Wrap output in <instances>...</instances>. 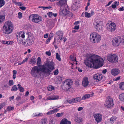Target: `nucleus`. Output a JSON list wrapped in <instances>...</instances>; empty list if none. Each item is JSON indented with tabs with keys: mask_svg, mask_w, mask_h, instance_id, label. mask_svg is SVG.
<instances>
[{
	"mask_svg": "<svg viewBox=\"0 0 124 124\" xmlns=\"http://www.w3.org/2000/svg\"><path fill=\"white\" fill-rule=\"evenodd\" d=\"M46 120L45 119H41L39 124H46Z\"/></svg>",
	"mask_w": 124,
	"mask_h": 124,
	"instance_id": "obj_37",
	"label": "nucleus"
},
{
	"mask_svg": "<svg viewBox=\"0 0 124 124\" xmlns=\"http://www.w3.org/2000/svg\"><path fill=\"white\" fill-rule=\"evenodd\" d=\"M14 109V107L8 106L7 107V110L8 111H10L11 110H13Z\"/></svg>",
	"mask_w": 124,
	"mask_h": 124,
	"instance_id": "obj_33",
	"label": "nucleus"
},
{
	"mask_svg": "<svg viewBox=\"0 0 124 124\" xmlns=\"http://www.w3.org/2000/svg\"><path fill=\"white\" fill-rule=\"evenodd\" d=\"M66 0H60L57 3V4L58 6L61 7L66 5Z\"/></svg>",
	"mask_w": 124,
	"mask_h": 124,
	"instance_id": "obj_16",
	"label": "nucleus"
},
{
	"mask_svg": "<svg viewBox=\"0 0 124 124\" xmlns=\"http://www.w3.org/2000/svg\"><path fill=\"white\" fill-rule=\"evenodd\" d=\"M54 69L52 62H49L42 65L34 66L32 68L31 73L32 76L35 78L39 77L41 75V72L45 76H49L52 71Z\"/></svg>",
	"mask_w": 124,
	"mask_h": 124,
	"instance_id": "obj_1",
	"label": "nucleus"
},
{
	"mask_svg": "<svg viewBox=\"0 0 124 124\" xmlns=\"http://www.w3.org/2000/svg\"><path fill=\"white\" fill-rule=\"evenodd\" d=\"M18 17L20 19L22 17V14L21 12H19L18 13Z\"/></svg>",
	"mask_w": 124,
	"mask_h": 124,
	"instance_id": "obj_54",
	"label": "nucleus"
},
{
	"mask_svg": "<svg viewBox=\"0 0 124 124\" xmlns=\"http://www.w3.org/2000/svg\"><path fill=\"white\" fill-rule=\"evenodd\" d=\"M53 33H51L49 34V37L52 38L53 37Z\"/></svg>",
	"mask_w": 124,
	"mask_h": 124,
	"instance_id": "obj_64",
	"label": "nucleus"
},
{
	"mask_svg": "<svg viewBox=\"0 0 124 124\" xmlns=\"http://www.w3.org/2000/svg\"><path fill=\"white\" fill-rule=\"evenodd\" d=\"M59 110V109L58 108H56L55 109H54L53 110H52V112L53 114L55 113L58 111Z\"/></svg>",
	"mask_w": 124,
	"mask_h": 124,
	"instance_id": "obj_53",
	"label": "nucleus"
},
{
	"mask_svg": "<svg viewBox=\"0 0 124 124\" xmlns=\"http://www.w3.org/2000/svg\"><path fill=\"white\" fill-rule=\"evenodd\" d=\"M75 119V121L77 123H80L83 120V119L81 117H76Z\"/></svg>",
	"mask_w": 124,
	"mask_h": 124,
	"instance_id": "obj_23",
	"label": "nucleus"
},
{
	"mask_svg": "<svg viewBox=\"0 0 124 124\" xmlns=\"http://www.w3.org/2000/svg\"><path fill=\"white\" fill-rule=\"evenodd\" d=\"M53 96V100H56L59 99V97L57 95H52Z\"/></svg>",
	"mask_w": 124,
	"mask_h": 124,
	"instance_id": "obj_42",
	"label": "nucleus"
},
{
	"mask_svg": "<svg viewBox=\"0 0 124 124\" xmlns=\"http://www.w3.org/2000/svg\"><path fill=\"white\" fill-rule=\"evenodd\" d=\"M59 73V71L58 69L56 70L54 72V75H57Z\"/></svg>",
	"mask_w": 124,
	"mask_h": 124,
	"instance_id": "obj_51",
	"label": "nucleus"
},
{
	"mask_svg": "<svg viewBox=\"0 0 124 124\" xmlns=\"http://www.w3.org/2000/svg\"><path fill=\"white\" fill-rule=\"evenodd\" d=\"M94 27L96 30L98 31L102 29L103 26L98 22H95L94 23Z\"/></svg>",
	"mask_w": 124,
	"mask_h": 124,
	"instance_id": "obj_14",
	"label": "nucleus"
},
{
	"mask_svg": "<svg viewBox=\"0 0 124 124\" xmlns=\"http://www.w3.org/2000/svg\"><path fill=\"white\" fill-rule=\"evenodd\" d=\"M93 93H91L85 94L84 96L82 97V100H85L88 98L92 97L93 95Z\"/></svg>",
	"mask_w": 124,
	"mask_h": 124,
	"instance_id": "obj_21",
	"label": "nucleus"
},
{
	"mask_svg": "<svg viewBox=\"0 0 124 124\" xmlns=\"http://www.w3.org/2000/svg\"><path fill=\"white\" fill-rule=\"evenodd\" d=\"M64 114V112H62L61 113H58L56 114V116L58 117H59L62 116Z\"/></svg>",
	"mask_w": 124,
	"mask_h": 124,
	"instance_id": "obj_38",
	"label": "nucleus"
},
{
	"mask_svg": "<svg viewBox=\"0 0 124 124\" xmlns=\"http://www.w3.org/2000/svg\"><path fill=\"white\" fill-rule=\"evenodd\" d=\"M43 8V9L45 10L46 9H50L52 8V7L51 6H49L47 7H42Z\"/></svg>",
	"mask_w": 124,
	"mask_h": 124,
	"instance_id": "obj_55",
	"label": "nucleus"
},
{
	"mask_svg": "<svg viewBox=\"0 0 124 124\" xmlns=\"http://www.w3.org/2000/svg\"><path fill=\"white\" fill-rule=\"evenodd\" d=\"M93 116L95 120L98 123L100 122L102 120V116L100 114H95Z\"/></svg>",
	"mask_w": 124,
	"mask_h": 124,
	"instance_id": "obj_13",
	"label": "nucleus"
},
{
	"mask_svg": "<svg viewBox=\"0 0 124 124\" xmlns=\"http://www.w3.org/2000/svg\"><path fill=\"white\" fill-rule=\"evenodd\" d=\"M26 34L27 35V37L29 38L30 37H31V35H32L31 33V32H27L26 33Z\"/></svg>",
	"mask_w": 124,
	"mask_h": 124,
	"instance_id": "obj_49",
	"label": "nucleus"
},
{
	"mask_svg": "<svg viewBox=\"0 0 124 124\" xmlns=\"http://www.w3.org/2000/svg\"><path fill=\"white\" fill-rule=\"evenodd\" d=\"M60 124H71V122L65 118L63 119L61 121Z\"/></svg>",
	"mask_w": 124,
	"mask_h": 124,
	"instance_id": "obj_20",
	"label": "nucleus"
},
{
	"mask_svg": "<svg viewBox=\"0 0 124 124\" xmlns=\"http://www.w3.org/2000/svg\"><path fill=\"white\" fill-rule=\"evenodd\" d=\"M90 38L91 41L97 43L100 41L101 36L97 33L93 32L91 33Z\"/></svg>",
	"mask_w": 124,
	"mask_h": 124,
	"instance_id": "obj_4",
	"label": "nucleus"
},
{
	"mask_svg": "<svg viewBox=\"0 0 124 124\" xmlns=\"http://www.w3.org/2000/svg\"><path fill=\"white\" fill-rule=\"evenodd\" d=\"M30 20L35 23L40 22L42 21L41 17L37 14H32L29 17Z\"/></svg>",
	"mask_w": 124,
	"mask_h": 124,
	"instance_id": "obj_5",
	"label": "nucleus"
},
{
	"mask_svg": "<svg viewBox=\"0 0 124 124\" xmlns=\"http://www.w3.org/2000/svg\"><path fill=\"white\" fill-rule=\"evenodd\" d=\"M119 3L117 1H115L114 2V4L116 6H117L119 4Z\"/></svg>",
	"mask_w": 124,
	"mask_h": 124,
	"instance_id": "obj_61",
	"label": "nucleus"
},
{
	"mask_svg": "<svg viewBox=\"0 0 124 124\" xmlns=\"http://www.w3.org/2000/svg\"><path fill=\"white\" fill-rule=\"evenodd\" d=\"M83 109V107H79L78 109V110L79 111H80L82 110Z\"/></svg>",
	"mask_w": 124,
	"mask_h": 124,
	"instance_id": "obj_62",
	"label": "nucleus"
},
{
	"mask_svg": "<svg viewBox=\"0 0 124 124\" xmlns=\"http://www.w3.org/2000/svg\"><path fill=\"white\" fill-rule=\"evenodd\" d=\"M116 28V25L114 23H112L109 24H108L107 29L109 31L113 32L114 31Z\"/></svg>",
	"mask_w": 124,
	"mask_h": 124,
	"instance_id": "obj_10",
	"label": "nucleus"
},
{
	"mask_svg": "<svg viewBox=\"0 0 124 124\" xmlns=\"http://www.w3.org/2000/svg\"><path fill=\"white\" fill-rule=\"evenodd\" d=\"M122 40L124 43V36L123 37L122 39L120 36L116 37L113 39L112 44L114 46H118L119 45V44L122 42Z\"/></svg>",
	"mask_w": 124,
	"mask_h": 124,
	"instance_id": "obj_7",
	"label": "nucleus"
},
{
	"mask_svg": "<svg viewBox=\"0 0 124 124\" xmlns=\"http://www.w3.org/2000/svg\"><path fill=\"white\" fill-rule=\"evenodd\" d=\"M5 17L4 16H0V23L4 19Z\"/></svg>",
	"mask_w": 124,
	"mask_h": 124,
	"instance_id": "obj_46",
	"label": "nucleus"
},
{
	"mask_svg": "<svg viewBox=\"0 0 124 124\" xmlns=\"http://www.w3.org/2000/svg\"><path fill=\"white\" fill-rule=\"evenodd\" d=\"M56 58L59 61H61V59L60 55L58 53H56Z\"/></svg>",
	"mask_w": 124,
	"mask_h": 124,
	"instance_id": "obj_40",
	"label": "nucleus"
},
{
	"mask_svg": "<svg viewBox=\"0 0 124 124\" xmlns=\"http://www.w3.org/2000/svg\"><path fill=\"white\" fill-rule=\"evenodd\" d=\"M36 63V58H34V57H32L30 62V63L33 64H35Z\"/></svg>",
	"mask_w": 124,
	"mask_h": 124,
	"instance_id": "obj_25",
	"label": "nucleus"
},
{
	"mask_svg": "<svg viewBox=\"0 0 124 124\" xmlns=\"http://www.w3.org/2000/svg\"><path fill=\"white\" fill-rule=\"evenodd\" d=\"M53 13L52 12H49L47 13V15L49 17H51L52 16Z\"/></svg>",
	"mask_w": 124,
	"mask_h": 124,
	"instance_id": "obj_48",
	"label": "nucleus"
},
{
	"mask_svg": "<svg viewBox=\"0 0 124 124\" xmlns=\"http://www.w3.org/2000/svg\"><path fill=\"white\" fill-rule=\"evenodd\" d=\"M110 119L112 124H113L116 121L117 119V117L115 116H113L110 118Z\"/></svg>",
	"mask_w": 124,
	"mask_h": 124,
	"instance_id": "obj_26",
	"label": "nucleus"
},
{
	"mask_svg": "<svg viewBox=\"0 0 124 124\" xmlns=\"http://www.w3.org/2000/svg\"><path fill=\"white\" fill-rule=\"evenodd\" d=\"M77 3H74L72 5V9L74 10L76 9L78 7H76Z\"/></svg>",
	"mask_w": 124,
	"mask_h": 124,
	"instance_id": "obj_44",
	"label": "nucleus"
},
{
	"mask_svg": "<svg viewBox=\"0 0 124 124\" xmlns=\"http://www.w3.org/2000/svg\"><path fill=\"white\" fill-rule=\"evenodd\" d=\"M55 35L59 37V39L60 40H62L63 36V34L62 31H59L56 33Z\"/></svg>",
	"mask_w": 124,
	"mask_h": 124,
	"instance_id": "obj_18",
	"label": "nucleus"
},
{
	"mask_svg": "<svg viewBox=\"0 0 124 124\" xmlns=\"http://www.w3.org/2000/svg\"><path fill=\"white\" fill-rule=\"evenodd\" d=\"M29 25H27L26 24L24 25V27L25 29L28 28L29 27Z\"/></svg>",
	"mask_w": 124,
	"mask_h": 124,
	"instance_id": "obj_59",
	"label": "nucleus"
},
{
	"mask_svg": "<svg viewBox=\"0 0 124 124\" xmlns=\"http://www.w3.org/2000/svg\"><path fill=\"white\" fill-rule=\"evenodd\" d=\"M64 83L62 85V89L66 90L69 89L71 87V85L72 84V80L70 79H68L62 83Z\"/></svg>",
	"mask_w": 124,
	"mask_h": 124,
	"instance_id": "obj_6",
	"label": "nucleus"
},
{
	"mask_svg": "<svg viewBox=\"0 0 124 124\" xmlns=\"http://www.w3.org/2000/svg\"><path fill=\"white\" fill-rule=\"evenodd\" d=\"M82 100V98H81V97H79L75 98L72 99L70 100H69L68 101V102L70 104L73 103H76Z\"/></svg>",
	"mask_w": 124,
	"mask_h": 124,
	"instance_id": "obj_11",
	"label": "nucleus"
},
{
	"mask_svg": "<svg viewBox=\"0 0 124 124\" xmlns=\"http://www.w3.org/2000/svg\"><path fill=\"white\" fill-rule=\"evenodd\" d=\"M120 72V70L118 68H114L111 71V74L112 75L115 76L117 75Z\"/></svg>",
	"mask_w": 124,
	"mask_h": 124,
	"instance_id": "obj_12",
	"label": "nucleus"
},
{
	"mask_svg": "<svg viewBox=\"0 0 124 124\" xmlns=\"http://www.w3.org/2000/svg\"><path fill=\"white\" fill-rule=\"evenodd\" d=\"M89 83L88 78L86 77H84L82 81V85L84 87H85L88 85Z\"/></svg>",
	"mask_w": 124,
	"mask_h": 124,
	"instance_id": "obj_15",
	"label": "nucleus"
},
{
	"mask_svg": "<svg viewBox=\"0 0 124 124\" xmlns=\"http://www.w3.org/2000/svg\"><path fill=\"white\" fill-rule=\"evenodd\" d=\"M17 90L18 88L16 85H15L12 87V88L11 89V91H17Z\"/></svg>",
	"mask_w": 124,
	"mask_h": 124,
	"instance_id": "obj_32",
	"label": "nucleus"
},
{
	"mask_svg": "<svg viewBox=\"0 0 124 124\" xmlns=\"http://www.w3.org/2000/svg\"><path fill=\"white\" fill-rule=\"evenodd\" d=\"M54 87L52 86H49L48 87V90L49 91H51L54 89Z\"/></svg>",
	"mask_w": 124,
	"mask_h": 124,
	"instance_id": "obj_45",
	"label": "nucleus"
},
{
	"mask_svg": "<svg viewBox=\"0 0 124 124\" xmlns=\"http://www.w3.org/2000/svg\"><path fill=\"white\" fill-rule=\"evenodd\" d=\"M12 42L10 41H3V43L4 44L9 45L12 43Z\"/></svg>",
	"mask_w": 124,
	"mask_h": 124,
	"instance_id": "obj_39",
	"label": "nucleus"
},
{
	"mask_svg": "<svg viewBox=\"0 0 124 124\" xmlns=\"http://www.w3.org/2000/svg\"><path fill=\"white\" fill-rule=\"evenodd\" d=\"M119 99L121 101H124V93H122L119 95Z\"/></svg>",
	"mask_w": 124,
	"mask_h": 124,
	"instance_id": "obj_28",
	"label": "nucleus"
},
{
	"mask_svg": "<svg viewBox=\"0 0 124 124\" xmlns=\"http://www.w3.org/2000/svg\"><path fill=\"white\" fill-rule=\"evenodd\" d=\"M41 60L40 58V57H38L37 58V64L38 65H41Z\"/></svg>",
	"mask_w": 124,
	"mask_h": 124,
	"instance_id": "obj_30",
	"label": "nucleus"
},
{
	"mask_svg": "<svg viewBox=\"0 0 124 124\" xmlns=\"http://www.w3.org/2000/svg\"><path fill=\"white\" fill-rule=\"evenodd\" d=\"M32 44V42L31 40H30V39H27L26 40H25L24 43V45L27 46H29Z\"/></svg>",
	"mask_w": 124,
	"mask_h": 124,
	"instance_id": "obj_19",
	"label": "nucleus"
},
{
	"mask_svg": "<svg viewBox=\"0 0 124 124\" xmlns=\"http://www.w3.org/2000/svg\"><path fill=\"white\" fill-rule=\"evenodd\" d=\"M23 38H17V40L18 42L21 44H22L23 43Z\"/></svg>",
	"mask_w": 124,
	"mask_h": 124,
	"instance_id": "obj_27",
	"label": "nucleus"
},
{
	"mask_svg": "<svg viewBox=\"0 0 124 124\" xmlns=\"http://www.w3.org/2000/svg\"><path fill=\"white\" fill-rule=\"evenodd\" d=\"M120 88L122 90H124V82L121 83L119 85Z\"/></svg>",
	"mask_w": 124,
	"mask_h": 124,
	"instance_id": "obj_35",
	"label": "nucleus"
},
{
	"mask_svg": "<svg viewBox=\"0 0 124 124\" xmlns=\"http://www.w3.org/2000/svg\"><path fill=\"white\" fill-rule=\"evenodd\" d=\"M9 83L10 86L14 84V82L13 80H9Z\"/></svg>",
	"mask_w": 124,
	"mask_h": 124,
	"instance_id": "obj_58",
	"label": "nucleus"
},
{
	"mask_svg": "<svg viewBox=\"0 0 124 124\" xmlns=\"http://www.w3.org/2000/svg\"><path fill=\"white\" fill-rule=\"evenodd\" d=\"M102 78V76L99 74H95L93 76L94 80L96 82L100 81Z\"/></svg>",
	"mask_w": 124,
	"mask_h": 124,
	"instance_id": "obj_17",
	"label": "nucleus"
},
{
	"mask_svg": "<svg viewBox=\"0 0 124 124\" xmlns=\"http://www.w3.org/2000/svg\"><path fill=\"white\" fill-rule=\"evenodd\" d=\"M34 116H38L39 117L40 116H41L43 115L42 113H39L38 114H36V113L35 114H33Z\"/></svg>",
	"mask_w": 124,
	"mask_h": 124,
	"instance_id": "obj_47",
	"label": "nucleus"
},
{
	"mask_svg": "<svg viewBox=\"0 0 124 124\" xmlns=\"http://www.w3.org/2000/svg\"><path fill=\"white\" fill-rule=\"evenodd\" d=\"M47 98L48 100H53L52 95H51L50 96L47 97Z\"/></svg>",
	"mask_w": 124,
	"mask_h": 124,
	"instance_id": "obj_52",
	"label": "nucleus"
},
{
	"mask_svg": "<svg viewBox=\"0 0 124 124\" xmlns=\"http://www.w3.org/2000/svg\"><path fill=\"white\" fill-rule=\"evenodd\" d=\"M83 14L85 15V17L87 18H89L91 17L90 14L87 12H83Z\"/></svg>",
	"mask_w": 124,
	"mask_h": 124,
	"instance_id": "obj_29",
	"label": "nucleus"
},
{
	"mask_svg": "<svg viewBox=\"0 0 124 124\" xmlns=\"http://www.w3.org/2000/svg\"><path fill=\"white\" fill-rule=\"evenodd\" d=\"M120 77L118 76L117 77L115 78L114 79V80L115 81H117L120 79Z\"/></svg>",
	"mask_w": 124,
	"mask_h": 124,
	"instance_id": "obj_50",
	"label": "nucleus"
},
{
	"mask_svg": "<svg viewBox=\"0 0 124 124\" xmlns=\"http://www.w3.org/2000/svg\"><path fill=\"white\" fill-rule=\"evenodd\" d=\"M79 25L75 26L74 28V29L76 30H78L79 29Z\"/></svg>",
	"mask_w": 124,
	"mask_h": 124,
	"instance_id": "obj_63",
	"label": "nucleus"
},
{
	"mask_svg": "<svg viewBox=\"0 0 124 124\" xmlns=\"http://www.w3.org/2000/svg\"><path fill=\"white\" fill-rule=\"evenodd\" d=\"M17 71L15 70H13V78L15 79L16 77V74Z\"/></svg>",
	"mask_w": 124,
	"mask_h": 124,
	"instance_id": "obj_36",
	"label": "nucleus"
},
{
	"mask_svg": "<svg viewBox=\"0 0 124 124\" xmlns=\"http://www.w3.org/2000/svg\"><path fill=\"white\" fill-rule=\"evenodd\" d=\"M112 124L110 118L108 119L105 121V124Z\"/></svg>",
	"mask_w": 124,
	"mask_h": 124,
	"instance_id": "obj_41",
	"label": "nucleus"
},
{
	"mask_svg": "<svg viewBox=\"0 0 124 124\" xmlns=\"http://www.w3.org/2000/svg\"><path fill=\"white\" fill-rule=\"evenodd\" d=\"M108 61L111 63H116L118 61V57L116 55L112 54L109 55L107 57Z\"/></svg>",
	"mask_w": 124,
	"mask_h": 124,
	"instance_id": "obj_8",
	"label": "nucleus"
},
{
	"mask_svg": "<svg viewBox=\"0 0 124 124\" xmlns=\"http://www.w3.org/2000/svg\"><path fill=\"white\" fill-rule=\"evenodd\" d=\"M4 0H0V8L4 4Z\"/></svg>",
	"mask_w": 124,
	"mask_h": 124,
	"instance_id": "obj_43",
	"label": "nucleus"
},
{
	"mask_svg": "<svg viewBox=\"0 0 124 124\" xmlns=\"http://www.w3.org/2000/svg\"><path fill=\"white\" fill-rule=\"evenodd\" d=\"M53 113L52 112V110H51L49 112H48L47 113V114L48 115H51L53 114Z\"/></svg>",
	"mask_w": 124,
	"mask_h": 124,
	"instance_id": "obj_56",
	"label": "nucleus"
},
{
	"mask_svg": "<svg viewBox=\"0 0 124 124\" xmlns=\"http://www.w3.org/2000/svg\"><path fill=\"white\" fill-rule=\"evenodd\" d=\"M118 10L120 11H123L124 10V8L123 7L118 9Z\"/></svg>",
	"mask_w": 124,
	"mask_h": 124,
	"instance_id": "obj_60",
	"label": "nucleus"
},
{
	"mask_svg": "<svg viewBox=\"0 0 124 124\" xmlns=\"http://www.w3.org/2000/svg\"><path fill=\"white\" fill-rule=\"evenodd\" d=\"M13 29V27L12 23L9 21L5 22L3 26V31L6 34H9L11 33Z\"/></svg>",
	"mask_w": 124,
	"mask_h": 124,
	"instance_id": "obj_3",
	"label": "nucleus"
},
{
	"mask_svg": "<svg viewBox=\"0 0 124 124\" xmlns=\"http://www.w3.org/2000/svg\"><path fill=\"white\" fill-rule=\"evenodd\" d=\"M16 35L17 38L19 37L23 38V32L22 31L19 32L17 33Z\"/></svg>",
	"mask_w": 124,
	"mask_h": 124,
	"instance_id": "obj_22",
	"label": "nucleus"
},
{
	"mask_svg": "<svg viewBox=\"0 0 124 124\" xmlns=\"http://www.w3.org/2000/svg\"><path fill=\"white\" fill-rule=\"evenodd\" d=\"M63 78L61 76H59L56 80L58 84H60L63 80Z\"/></svg>",
	"mask_w": 124,
	"mask_h": 124,
	"instance_id": "obj_24",
	"label": "nucleus"
},
{
	"mask_svg": "<svg viewBox=\"0 0 124 124\" xmlns=\"http://www.w3.org/2000/svg\"><path fill=\"white\" fill-rule=\"evenodd\" d=\"M13 2L16 5L19 6H22L23 5V4L20 2H16L15 1H14V0H13Z\"/></svg>",
	"mask_w": 124,
	"mask_h": 124,
	"instance_id": "obj_34",
	"label": "nucleus"
},
{
	"mask_svg": "<svg viewBox=\"0 0 124 124\" xmlns=\"http://www.w3.org/2000/svg\"><path fill=\"white\" fill-rule=\"evenodd\" d=\"M17 86L19 91L21 92H23V88L21 86V85L18 84L17 85Z\"/></svg>",
	"mask_w": 124,
	"mask_h": 124,
	"instance_id": "obj_31",
	"label": "nucleus"
},
{
	"mask_svg": "<svg viewBox=\"0 0 124 124\" xmlns=\"http://www.w3.org/2000/svg\"><path fill=\"white\" fill-rule=\"evenodd\" d=\"M46 54L48 56H50L51 55V53L50 51L46 52Z\"/></svg>",
	"mask_w": 124,
	"mask_h": 124,
	"instance_id": "obj_57",
	"label": "nucleus"
},
{
	"mask_svg": "<svg viewBox=\"0 0 124 124\" xmlns=\"http://www.w3.org/2000/svg\"><path fill=\"white\" fill-rule=\"evenodd\" d=\"M105 106L108 108L111 107L114 105L112 98L110 96H108L106 98Z\"/></svg>",
	"mask_w": 124,
	"mask_h": 124,
	"instance_id": "obj_9",
	"label": "nucleus"
},
{
	"mask_svg": "<svg viewBox=\"0 0 124 124\" xmlns=\"http://www.w3.org/2000/svg\"><path fill=\"white\" fill-rule=\"evenodd\" d=\"M85 64L90 68H98L103 64V60L98 56L94 55L87 58L84 61Z\"/></svg>",
	"mask_w": 124,
	"mask_h": 124,
	"instance_id": "obj_2",
	"label": "nucleus"
}]
</instances>
